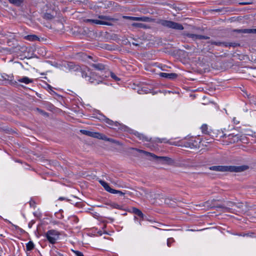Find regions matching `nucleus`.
<instances>
[{"label": "nucleus", "instance_id": "obj_1", "mask_svg": "<svg viewBox=\"0 0 256 256\" xmlns=\"http://www.w3.org/2000/svg\"><path fill=\"white\" fill-rule=\"evenodd\" d=\"M219 208H222V212H237L240 213H243L246 212V208L244 204L242 203L236 204L232 202H228L226 204L223 205L222 207H218Z\"/></svg>", "mask_w": 256, "mask_h": 256}, {"label": "nucleus", "instance_id": "obj_2", "mask_svg": "<svg viewBox=\"0 0 256 256\" xmlns=\"http://www.w3.org/2000/svg\"><path fill=\"white\" fill-rule=\"evenodd\" d=\"M248 168L247 166H212L210 167V170L218 172H239L246 170Z\"/></svg>", "mask_w": 256, "mask_h": 256}, {"label": "nucleus", "instance_id": "obj_3", "mask_svg": "<svg viewBox=\"0 0 256 256\" xmlns=\"http://www.w3.org/2000/svg\"><path fill=\"white\" fill-rule=\"evenodd\" d=\"M82 77L86 78V80L94 84H99L102 81V78L100 76L98 73L96 72H90L82 73Z\"/></svg>", "mask_w": 256, "mask_h": 256}, {"label": "nucleus", "instance_id": "obj_4", "mask_svg": "<svg viewBox=\"0 0 256 256\" xmlns=\"http://www.w3.org/2000/svg\"><path fill=\"white\" fill-rule=\"evenodd\" d=\"M100 20H92V19H88L86 20V22H90L96 24H102V25H110L109 21L112 20L110 16H98Z\"/></svg>", "mask_w": 256, "mask_h": 256}, {"label": "nucleus", "instance_id": "obj_5", "mask_svg": "<svg viewBox=\"0 0 256 256\" xmlns=\"http://www.w3.org/2000/svg\"><path fill=\"white\" fill-rule=\"evenodd\" d=\"M132 150H135L141 153H143L146 154V156H150L157 161H163L167 163H168L172 161V160L170 158L166 156H158L154 154L147 152L143 150H138L137 148H132Z\"/></svg>", "mask_w": 256, "mask_h": 256}, {"label": "nucleus", "instance_id": "obj_6", "mask_svg": "<svg viewBox=\"0 0 256 256\" xmlns=\"http://www.w3.org/2000/svg\"><path fill=\"white\" fill-rule=\"evenodd\" d=\"M46 235L48 242L52 244H54L58 238L60 233L56 230H48Z\"/></svg>", "mask_w": 256, "mask_h": 256}, {"label": "nucleus", "instance_id": "obj_7", "mask_svg": "<svg viewBox=\"0 0 256 256\" xmlns=\"http://www.w3.org/2000/svg\"><path fill=\"white\" fill-rule=\"evenodd\" d=\"M161 24L164 26L175 30H182L184 29V27L181 24L172 21L162 20Z\"/></svg>", "mask_w": 256, "mask_h": 256}, {"label": "nucleus", "instance_id": "obj_8", "mask_svg": "<svg viewBox=\"0 0 256 256\" xmlns=\"http://www.w3.org/2000/svg\"><path fill=\"white\" fill-rule=\"evenodd\" d=\"M214 201V200H208L207 202H205L204 203H202V204H200L198 205H197L196 206H198L200 207H204V208H216L217 210L222 212V208H218V207H222V206H215L212 204Z\"/></svg>", "mask_w": 256, "mask_h": 256}, {"label": "nucleus", "instance_id": "obj_9", "mask_svg": "<svg viewBox=\"0 0 256 256\" xmlns=\"http://www.w3.org/2000/svg\"><path fill=\"white\" fill-rule=\"evenodd\" d=\"M159 76L168 79H174L177 77V74L175 73L160 72L159 74Z\"/></svg>", "mask_w": 256, "mask_h": 256}, {"label": "nucleus", "instance_id": "obj_10", "mask_svg": "<svg viewBox=\"0 0 256 256\" xmlns=\"http://www.w3.org/2000/svg\"><path fill=\"white\" fill-rule=\"evenodd\" d=\"M18 81L20 82L24 83L25 84H29L33 82L34 80L32 78H30L27 76H23L18 79Z\"/></svg>", "mask_w": 256, "mask_h": 256}, {"label": "nucleus", "instance_id": "obj_11", "mask_svg": "<svg viewBox=\"0 0 256 256\" xmlns=\"http://www.w3.org/2000/svg\"><path fill=\"white\" fill-rule=\"evenodd\" d=\"M162 199L163 200H164V202L166 205H168L170 206H174L175 202L172 199L168 198H162Z\"/></svg>", "mask_w": 256, "mask_h": 256}, {"label": "nucleus", "instance_id": "obj_12", "mask_svg": "<svg viewBox=\"0 0 256 256\" xmlns=\"http://www.w3.org/2000/svg\"><path fill=\"white\" fill-rule=\"evenodd\" d=\"M99 182L101 184V185L106 190L109 192H110V191L112 188L109 186L107 182L102 180H100Z\"/></svg>", "mask_w": 256, "mask_h": 256}, {"label": "nucleus", "instance_id": "obj_13", "mask_svg": "<svg viewBox=\"0 0 256 256\" xmlns=\"http://www.w3.org/2000/svg\"><path fill=\"white\" fill-rule=\"evenodd\" d=\"M92 137L106 140V136L99 132H92Z\"/></svg>", "mask_w": 256, "mask_h": 256}, {"label": "nucleus", "instance_id": "obj_14", "mask_svg": "<svg viewBox=\"0 0 256 256\" xmlns=\"http://www.w3.org/2000/svg\"><path fill=\"white\" fill-rule=\"evenodd\" d=\"M24 38L30 41H36L39 40V38L34 34L28 35L24 36Z\"/></svg>", "mask_w": 256, "mask_h": 256}, {"label": "nucleus", "instance_id": "obj_15", "mask_svg": "<svg viewBox=\"0 0 256 256\" xmlns=\"http://www.w3.org/2000/svg\"><path fill=\"white\" fill-rule=\"evenodd\" d=\"M189 37H190L194 40L206 39L208 38V37L202 36V35H198V34H189Z\"/></svg>", "mask_w": 256, "mask_h": 256}, {"label": "nucleus", "instance_id": "obj_16", "mask_svg": "<svg viewBox=\"0 0 256 256\" xmlns=\"http://www.w3.org/2000/svg\"><path fill=\"white\" fill-rule=\"evenodd\" d=\"M242 33H256V29H243L240 30Z\"/></svg>", "mask_w": 256, "mask_h": 256}, {"label": "nucleus", "instance_id": "obj_17", "mask_svg": "<svg viewBox=\"0 0 256 256\" xmlns=\"http://www.w3.org/2000/svg\"><path fill=\"white\" fill-rule=\"evenodd\" d=\"M111 208L116 209H121L122 206L115 202H111L108 204Z\"/></svg>", "mask_w": 256, "mask_h": 256}, {"label": "nucleus", "instance_id": "obj_18", "mask_svg": "<svg viewBox=\"0 0 256 256\" xmlns=\"http://www.w3.org/2000/svg\"><path fill=\"white\" fill-rule=\"evenodd\" d=\"M8 1L16 6H20L23 0H8Z\"/></svg>", "mask_w": 256, "mask_h": 256}, {"label": "nucleus", "instance_id": "obj_19", "mask_svg": "<svg viewBox=\"0 0 256 256\" xmlns=\"http://www.w3.org/2000/svg\"><path fill=\"white\" fill-rule=\"evenodd\" d=\"M26 247L27 250H32L34 248V243L32 242H31V241L29 242L26 244Z\"/></svg>", "mask_w": 256, "mask_h": 256}, {"label": "nucleus", "instance_id": "obj_20", "mask_svg": "<svg viewBox=\"0 0 256 256\" xmlns=\"http://www.w3.org/2000/svg\"><path fill=\"white\" fill-rule=\"evenodd\" d=\"M134 214H136V215H138V216L142 218L143 219L144 218V215H143V214L142 213V212L139 210L138 209H137V208H134Z\"/></svg>", "mask_w": 256, "mask_h": 256}, {"label": "nucleus", "instance_id": "obj_21", "mask_svg": "<svg viewBox=\"0 0 256 256\" xmlns=\"http://www.w3.org/2000/svg\"><path fill=\"white\" fill-rule=\"evenodd\" d=\"M228 136V140H230L232 138H234L233 140H230V142H236L238 141V136L236 135L234 136L233 134H229Z\"/></svg>", "mask_w": 256, "mask_h": 256}, {"label": "nucleus", "instance_id": "obj_22", "mask_svg": "<svg viewBox=\"0 0 256 256\" xmlns=\"http://www.w3.org/2000/svg\"><path fill=\"white\" fill-rule=\"evenodd\" d=\"M110 193L114 194H120V195L124 194V193H123L122 192L113 188L112 189Z\"/></svg>", "mask_w": 256, "mask_h": 256}, {"label": "nucleus", "instance_id": "obj_23", "mask_svg": "<svg viewBox=\"0 0 256 256\" xmlns=\"http://www.w3.org/2000/svg\"><path fill=\"white\" fill-rule=\"evenodd\" d=\"M104 120L106 124H108L112 126H114V124H115V122H114L112 120L108 118H104Z\"/></svg>", "mask_w": 256, "mask_h": 256}, {"label": "nucleus", "instance_id": "obj_24", "mask_svg": "<svg viewBox=\"0 0 256 256\" xmlns=\"http://www.w3.org/2000/svg\"><path fill=\"white\" fill-rule=\"evenodd\" d=\"M70 222H74V223H78V218L74 216H72L70 218Z\"/></svg>", "mask_w": 256, "mask_h": 256}, {"label": "nucleus", "instance_id": "obj_25", "mask_svg": "<svg viewBox=\"0 0 256 256\" xmlns=\"http://www.w3.org/2000/svg\"><path fill=\"white\" fill-rule=\"evenodd\" d=\"M80 131L83 134L92 136V132H90L86 130H81Z\"/></svg>", "mask_w": 256, "mask_h": 256}, {"label": "nucleus", "instance_id": "obj_26", "mask_svg": "<svg viewBox=\"0 0 256 256\" xmlns=\"http://www.w3.org/2000/svg\"><path fill=\"white\" fill-rule=\"evenodd\" d=\"M110 76L114 80L116 81H119L120 80V78H118L114 73L111 72L110 73Z\"/></svg>", "mask_w": 256, "mask_h": 256}, {"label": "nucleus", "instance_id": "obj_27", "mask_svg": "<svg viewBox=\"0 0 256 256\" xmlns=\"http://www.w3.org/2000/svg\"><path fill=\"white\" fill-rule=\"evenodd\" d=\"M201 129L203 133L206 134L207 132V126L206 124H203L201 126Z\"/></svg>", "mask_w": 256, "mask_h": 256}, {"label": "nucleus", "instance_id": "obj_28", "mask_svg": "<svg viewBox=\"0 0 256 256\" xmlns=\"http://www.w3.org/2000/svg\"><path fill=\"white\" fill-rule=\"evenodd\" d=\"M126 18L130 20H136L142 19V18H138V17L126 16Z\"/></svg>", "mask_w": 256, "mask_h": 256}, {"label": "nucleus", "instance_id": "obj_29", "mask_svg": "<svg viewBox=\"0 0 256 256\" xmlns=\"http://www.w3.org/2000/svg\"><path fill=\"white\" fill-rule=\"evenodd\" d=\"M34 215L35 216H36L39 218H40L42 216V214L39 212H34Z\"/></svg>", "mask_w": 256, "mask_h": 256}, {"label": "nucleus", "instance_id": "obj_30", "mask_svg": "<svg viewBox=\"0 0 256 256\" xmlns=\"http://www.w3.org/2000/svg\"><path fill=\"white\" fill-rule=\"evenodd\" d=\"M74 252L75 253L76 256H84L82 253L79 251L74 250Z\"/></svg>", "mask_w": 256, "mask_h": 256}, {"label": "nucleus", "instance_id": "obj_31", "mask_svg": "<svg viewBox=\"0 0 256 256\" xmlns=\"http://www.w3.org/2000/svg\"><path fill=\"white\" fill-rule=\"evenodd\" d=\"M30 205L31 207L34 208L35 206V202L34 201L31 200L30 202Z\"/></svg>", "mask_w": 256, "mask_h": 256}, {"label": "nucleus", "instance_id": "obj_32", "mask_svg": "<svg viewBox=\"0 0 256 256\" xmlns=\"http://www.w3.org/2000/svg\"><path fill=\"white\" fill-rule=\"evenodd\" d=\"M132 25L134 26H138V27H142V24H139V23H134V24H133Z\"/></svg>", "mask_w": 256, "mask_h": 256}, {"label": "nucleus", "instance_id": "obj_33", "mask_svg": "<svg viewBox=\"0 0 256 256\" xmlns=\"http://www.w3.org/2000/svg\"><path fill=\"white\" fill-rule=\"evenodd\" d=\"M138 136L140 140H144V136L142 134L138 133Z\"/></svg>", "mask_w": 256, "mask_h": 256}, {"label": "nucleus", "instance_id": "obj_34", "mask_svg": "<svg viewBox=\"0 0 256 256\" xmlns=\"http://www.w3.org/2000/svg\"><path fill=\"white\" fill-rule=\"evenodd\" d=\"M170 240H171L170 239H168V241H167V244L168 246H170Z\"/></svg>", "mask_w": 256, "mask_h": 256}, {"label": "nucleus", "instance_id": "obj_35", "mask_svg": "<svg viewBox=\"0 0 256 256\" xmlns=\"http://www.w3.org/2000/svg\"><path fill=\"white\" fill-rule=\"evenodd\" d=\"M149 222H156L154 220H148Z\"/></svg>", "mask_w": 256, "mask_h": 256}, {"label": "nucleus", "instance_id": "obj_36", "mask_svg": "<svg viewBox=\"0 0 256 256\" xmlns=\"http://www.w3.org/2000/svg\"><path fill=\"white\" fill-rule=\"evenodd\" d=\"M64 199H65V198H62V197H60V198H59V200H64Z\"/></svg>", "mask_w": 256, "mask_h": 256}, {"label": "nucleus", "instance_id": "obj_37", "mask_svg": "<svg viewBox=\"0 0 256 256\" xmlns=\"http://www.w3.org/2000/svg\"><path fill=\"white\" fill-rule=\"evenodd\" d=\"M15 226L16 229H17L18 228V226L17 225H14Z\"/></svg>", "mask_w": 256, "mask_h": 256}, {"label": "nucleus", "instance_id": "obj_38", "mask_svg": "<svg viewBox=\"0 0 256 256\" xmlns=\"http://www.w3.org/2000/svg\"><path fill=\"white\" fill-rule=\"evenodd\" d=\"M48 18H51V16L50 15V14H48Z\"/></svg>", "mask_w": 256, "mask_h": 256}, {"label": "nucleus", "instance_id": "obj_39", "mask_svg": "<svg viewBox=\"0 0 256 256\" xmlns=\"http://www.w3.org/2000/svg\"><path fill=\"white\" fill-rule=\"evenodd\" d=\"M58 256H64L63 254H58Z\"/></svg>", "mask_w": 256, "mask_h": 256}, {"label": "nucleus", "instance_id": "obj_40", "mask_svg": "<svg viewBox=\"0 0 256 256\" xmlns=\"http://www.w3.org/2000/svg\"><path fill=\"white\" fill-rule=\"evenodd\" d=\"M116 122L115 124H114V125L116 126Z\"/></svg>", "mask_w": 256, "mask_h": 256}]
</instances>
